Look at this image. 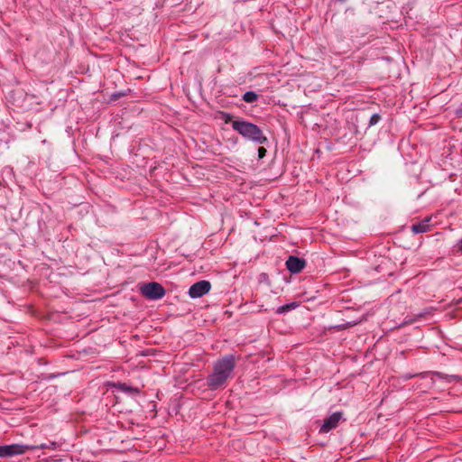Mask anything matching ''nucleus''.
I'll use <instances>...</instances> for the list:
<instances>
[{
	"mask_svg": "<svg viewBox=\"0 0 462 462\" xmlns=\"http://www.w3.org/2000/svg\"><path fill=\"white\" fill-rule=\"evenodd\" d=\"M235 365V358L231 355L217 360L214 365L213 373L208 378V386L212 390L221 387L231 376Z\"/></svg>",
	"mask_w": 462,
	"mask_h": 462,
	"instance_id": "obj_1",
	"label": "nucleus"
},
{
	"mask_svg": "<svg viewBox=\"0 0 462 462\" xmlns=\"http://www.w3.org/2000/svg\"><path fill=\"white\" fill-rule=\"evenodd\" d=\"M232 127L243 137L256 143L263 144L267 142V138L263 134L262 130L254 124L246 121H234Z\"/></svg>",
	"mask_w": 462,
	"mask_h": 462,
	"instance_id": "obj_2",
	"label": "nucleus"
},
{
	"mask_svg": "<svg viewBox=\"0 0 462 462\" xmlns=\"http://www.w3.org/2000/svg\"><path fill=\"white\" fill-rule=\"evenodd\" d=\"M35 447L23 444H11L0 446V457H10L18 455H23L28 450H33Z\"/></svg>",
	"mask_w": 462,
	"mask_h": 462,
	"instance_id": "obj_3",
	"label": "nucleus"
},
{
	"mask_svg": "<svg viewBox=\"0 0 462 462\" xmlns=\"http://www.w3.org/2000/svg\"><path fill=\"white\" fill-rule=\"evenodd\" d=\"M140 290L143 295L149 300H159L165 295L164 288L155 282L143 285Z\"/></svg>",
	"mask_w": 462,
	"mask_h": 462,
	"instance_id": "obj_4",
	"label": "nucleus"
},
{
	"mask_svg": "<svg viewBox=\"0 0 462 462\" xmlns=\"http://www.w3.org/2000/svg\"><path fill=\"white\" fill-rule=\"evenodd\" d=\"M211 289V284L208 281H199L192 284L189 290V295L193 298H199L207 294Z\"/></svg>",
	"mask_w": 462,
	"mask_h": 462,
	"instance_id": "obj_5",
	"label": "nucleus"
},
{
	"mask_svg": "<svg viewBox=\"0 0 462 462\" xmlns=\"http://www.w3.org/2000/svg\"><path fill=\"white\" fill-rule=\"evenodd\" d=\"M342 418L341 412H335L330 415L328 419H326L319 429L320 433H328L331 430L337 427L340 420Z\"/></svg>",
	"mask_w": 462,
	"mask_h": 462,
	"instance_id": "obj_6",
	"label": "nucleus"
},
{
	"mask_svg": "<svg viewBox=\"0 0 462 462\" xmlns=\"http://www.w3.org/2000/svg\"><path fill=\"white\" fill-rule=\"evenodd\" d=\"M287 269L291 273H299L301 272L306 266V261L304 259L299 258L297 256H289L286 263Z\"/></svg>",
	"mask_w": 462,
	"mask_h": 462,
	"instance_id": "obj_7",
	"label": "nucleus"
},
{
	"mask_svg": "<svg viewBox=\"0 0 462 462\" xmlns=\"http://www.w3.org/2000/svg\"><path fill=\"white\" fill-rule=\"evenodd\" d=\"M430 219H431L430 217H426L422 221L413 224L411 227V232L413 234H420V233H425V232L430 231L431 230V227L430 225Z\"/></svg>",
	"mask_w": 462,
	"mask_h": 462,
	"instance_id": "obj_8",
	"label": "nucleus"
},
{
	"mask_svg": "<svg viewBox=\"0 0 462 462\" xmlns=\"http://www.w3.org/2000/svg\"><path fill=\"white\" fill-rule=\"evenodd\" d=\"M258 98V95L254 91H247L243 96V100L246 103H253L256 101Z\"/></svg>",
	"mask_w": 462,
	"mask_h": 462,
	"instance_id": "obj_9",
	"label": "nucleus"
},
{
	"mask_svg": "<svg viewBox=\"0 0 462 462\" xmlns=\"http://www.w3.org/2000/svg\"><path fill=\"white\" fill-rule=\"evenodd\" d=\"M297 306H298V304L295 303V302L285 304V305H282V306L279 307L277 309L276 312L279 313V314L285 313V312H288V311H290L291 310H294Z\"/></svg>",
	"mask_w": 462,
	"mask_h": 462,
	"instance_id": "obj_10",
	"label": "nucleus"
},
{
	"mask_svg": "<svg viewBox=\"0 0 462 462\" xmlns=\"http://www.w3.org/2000/svg\"><path fill=\"white\" fill-rule=\"evenodd\" d=\"M35 448L33 449H45V448H48V449H51V450H54L57 448L58 445L56 442L54 441H51L49 443H43V444H41L39 446H34Z\"/></svg>",
	"mask_w": 462,
	"mask_h": 462,
	"instance_id": "obj_11",
	"label": "nucleus"
},
{
	"mask_svg": "<svg viewBox=\"0 0 462 462\" xmlns=\"http://www.w3.org/2000/svg\"><path fill=\"white\" fill-rule=\"evenodd\" d=\"M381 119V116L378 114H374L370 118V125H374L377 124Z\"/></svg>",
	"mask_w": 462,
	"mask_h": 462,
	"instance_id": "obj_12",
	"label": "nucleus"
},
{
	"mask_svg": "<svg viewBox=\"0 0 462 462\" xmlns=\"http://www.w3.org/2000/svg\"><path fill=\"white\" fill-rule=\"evenodd\" d=\"M266 155V149L263 146L258 148V157L263 159Z\"/></svg>",
	"mask_w": 462,
	"mask_h": 462,
	"instance_id": "obj_13",
	"label": "nucleus"
},
{
	"mask_svg": "<svg viewBox=\"0 0 462 462\" xmlns=\"http://www.w3.org/2000/svg\"><path fill=\"white\" fill-rule=\"evenodd\" d=\"M350 326H351V325H348V324H347V325H340V326H338V327H339L340 328H348V327H350Z\"/></svg>",
	"mask_w": 462,
	"mask_h": 462,
	"instance_id": "obj_14",
	"label": "nucleus"
},
{
	"mask_svg": "<svg viewBox=\"0 0 462 462\" xmlns=\"http://www.w3.org/2000/svg\"><path fill=\"white\" fill-rule=\"evenodd\" d=\"M458 248H459V250H462V238L460 239V241L458 243Z\"/></svg>",
	"mask_w": 462,
	"mask_h": 462,
	"instance_id": "obj_15",
	"label": "nucleus"
},
{
	"mask_svg": "<svg viewBox=\"0 0 462 462\" xmlns=\"http://www.w3.org/2000/svg\"><path fill=\"white\" fill-rule=\"evenodd\" d=\"M413 320L405 321V323H411Z\"/></svg>",
	"mask_w": 462,
	"mask_h": 462,
	"instance_id": "obj_16",
	"label": "nucleus"
}]
</instances>
